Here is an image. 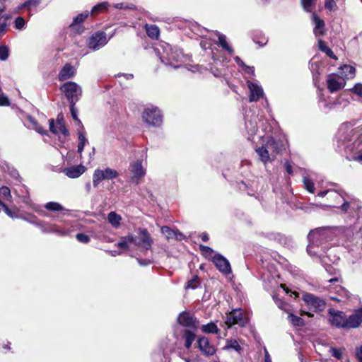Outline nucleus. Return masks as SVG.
<instances>
[{"instance_id": "1", "label": "nucleus", "mask_w": 362, "mask_h": 362, "mask_svg": "<svg viewBox=\"0 0 362 362\" xmlns=\"http://www.w3.org/2000/svg\"><path fill=\"white\" fill-rule=\"evenodd\" d=\"M338 147L344 149L349 160L362 163V126L353 128L350 123L342 124L337 134Z\"/></svg>"}, {"instance_id": "2", "label": "nucleus", "mask_w": 362, "mask_h": 362, "mask_svg": "<svg viewBox=\"0 0 362 362\" xmlns=\"http://www.w3.org/2000/svg\"><path fill=\"white\" fill-rule=\"evenodd\" d=\"M333 230L329 227L318 228L311 230L308 238L309 245L307 252L311 257H320L321 253H325V247L323 244L331 240L333 238Z\"/></svg>"}, {"instance_id": "3", "label": "nucleus", "mask_w": 362, "mask_h": 362, "mask_svg": "<svg viewBox=\"0 0 362 362\" xmlns=\"http://www.w3.org/2000/svg\"><path fill=\"white\" fill-rule=\"evenodd\" d=\"M154 51L161 62L175 69L180 68L181 63L184 62L185 56L182 51L177 48L173 49L169 45L164 48L163 54H160L158 47L154 48Z\"/></svg>"}, {"instance_id": "4", "label": "nucleus", "mask_w": 362, "mask_h": 362, "mask_svg": "<svg viewBox=\"0 0 362 362\" xmlns=\"http://www.w3.org/2000/svg\"><path fill=\"white\" fill-rule=\"evenodd\" d=\"M64 227H60L56 224L40 221V222H37V227L44 233H54L62 237L70 235L74 230V224L73 222H64Z\"/></svg>"}, {"instance_id": "5", "label": "nucleus", "mask_w": 362, "mask_h": 362, "mask_svg": "<svg viewBox=\"0 0 362 362\" xmlns=\"http://www.w3.org/2000/svg\"><path fill=\"white\" fill-rule=\"evenodd\" d=\"M351 96L349 93L344 92L340 94L338 98L330 102H326L322 99H320V104L321 108L326 111H330L332 110H341L346 108L350 103Z\"/></svg>"}, {"instance_id": "6", "label": "nucleus", "mask_w": 362, "mask_h": 362, "mask_svg": "<svg viewBox=\"0 0 362 362\" xmlns=\"http://www.w3.org/2000/svg\"><path fill=\"white\" fill-rule=\"evenodd\" d=\"M142 119L147 125L152 127H160L163 122V115L160 110L153 105L144 108Z\"/></svg>"}, {"instance_id": "7", "label": "nucleus", "mask_w": 362, "mask_h": 362, "mask_svg": "<svg viewBox=\"0 0 362 362\" xmlns=\"http://www.w3.org/2000/svg\"><path fill=\"white\" fill-rule=\"evenodd\" d=\"M60 90L64 93L69 103H76L82 95L81 87L74 81L64 83Z\"/></svg>"}, {"instance_id": "8", "label": "nucleus", "mask_w": 362, "mask_h": 362, "mask_svg": "<svg viewBox=\"0 0 362 362\" xmlns=\"http://www.w3.org/2000/svg\"><path fill=\"white\" fill-rule=\"evenodd\" d=\"M267 146V148L262 146L256 149V152L258 154L259 159L264 164H267L268 162H271L272 160L269 153V149L273 150L277 153L283 148V145L280 142L276 141L274 138L268 139Z\"/></svg>"}, {"instance_id": "9", "label": "nucleus", "mask_w": 362, "mask_h": 362, "mask_svg": "<svg viewBox=\"0 0 362 362\" xmlns=\"http://www.w3.org/2000/svg\"><path fill=\"white\" fill-rule=\"evenodd\" d=\"M138 233L139 235H132V244L141 252L150 250L153 244V239L148 230L146 228H139Z\"/></svg>"}, {"instance_id": "10", "label": "nucleus", "mask_w": 362, "mask_h": 362, "mask_svg": "<svg viewBox=\"0 0 362 362\" xmlns=\"http://www.w3.org/2000/svg\"><path fill=\"white\" fill-rule=\"evenodd\" d=\"M248 322V316L242 309H233L232 311L226 313L225 324L228 328L233 325H238L244 327Z\"/></svg>"}, {"instance_id": "11", "label": "nucleus", "mask_w": 362, "mask_h": 362, "mask_svg": "<svg viewBox=\"0 0 362 362\" xmlns=\"http://www.w3.org/2000/svg\"><path fill=\"white\" fill-rule=\"evenodd\" d=\"M118 175V172L115 169L110 168L105 169L97 168L93 174V185L96 188L103 180H113L117 177Z\"/></svg>"}, {"instance_id": "12", "label": "nucleus", "mask_w": 362, "mask_h": 362, "mask_svg": "<svg viewBox=\"0 0 362 362\" xmlns=\"http://www.w3.org/2000/svg\"><path fill=\"white\" fill-rule=\"evenodd\" d=\"M129 170L132 174V182L136 185L139 184L140 180L146 175V169L143 166L141 160L132 162L129 165Z\"/></svg>"}, {"instance_id": "13", "label": "nucleus", "mask_w": 362, "mask_h": 362, "mask_svg": "<svg viewBox=\"0 0 362 362\" xmlns=\"http://www.w3.org/2000/svg\"><path fill=\"white\" fill-rule=\"evenodd\" d=\"M329 313V321L330 324L337 328H346V315L341 311L330 309Z\"/></svg>"}, {"instance_id": "14", "label": "nucleus", "mask_w": 362, "mask_h": 362, "mask_svg": "<svg viewBox=\"0 0 362 362\" xmlns=\"http://www.w3.org/2000/svg\"><path fill=\"white\" fill-rule=\"evenodd\" d=\"M107 35L105 32H96L88 40V47L97 50L107 43Z\"/></svg>"}, {"instance_id": "15", "label": "nucleus", "mask_w": 362, "mask_h": 362, "mask_svg": "<svg viewBox=\"0 0 362 362\" xmlns=\"http://www.w3.org/2000/svg\"><path fill=\"white\" fill-rule=\"evenodd\" d=\"M211 260L220 272L226 275L231 273V267L228 260L221 254H215Z\"/></svg>"}, {"instance_id": "16", "label": "nucleus", "mask_w": 362, "mask_h": 362, "mask_svg": "<svg viewBox=\"0 0 362 362\" xmlns=\"http://www.w3.org/2000/svg\"><path fill=\"white\" fill-rule=\"evenodd\" d=\"M327 88L331 93L338 91L342 89L346 85V81L343 76L337 74H332L328 76Z\"/></svg>"}, {"instance_id": "17", "label": "nucleus", "mask_w": 362, "mask_h": 362, "mask_svg": "<svg viewBox=\"0 0 362 362\" xmlns=\"http://www.w3.org/2000/svg\"><path fill=\"white\" fill-rule=\"evenodd\" d=\"M303 300L310 309L314 312L321 311L325 307V303L322 299L310 293L305 294Z\"/></svg>"}, {"instance_id": "18", "label": "nucleus", "mask_w": 362, "mask_h": 362, "mask_svg": "<svg viewBox=\"0 0 362 362\" xmlns=\"http://www.w3.org/2000/svg\"><path fill=\"white\" fill-rule=\"evenodd\" d=\"M247 88L249 89V101L256 102L264 95L262 87L257 82L250 80L247 81Z\"/></svg>"}, {"instance_id": "19", "label": "nucleus", "mask_w": 362, "mask_h": 362, "mask_svg": "<svg viewBox=\"0 0 362 362\" xmlns=\"http://www.w3.org/2000/svg\"><path fill=\"white\" fill-rule=\"evenodd\" d=\"M341 283H337V284H330V285H329V291L334 292L336 294V296H330L332 300L342 301V298L346 299L349 298V292L341 286Z\"/></svg>"}, {"instance_id": "20", "label": "nucleus", "mask_w": 362, "mask_h": 362, "mask_svg": "<svg viewBox=\"0 0 362 362\" xmlns=\"http://www.w3.org/2000/svg\"><path fill=\"white\" fill-rule=\"evenodd\" d=\"M362 322V307L356 310L353 314L346 317V329H354L360 326Z\"/></svg>"}, {"instance_id": "21", "label": "nucleus", "mask_w": 362, "mask_h": 362, "mask_svg": "<svg viewBox=\"0 0 362 362\" xmlns=\"http://www.w3.org/2000/svg\"><path fill=\"white\" fill-rule=\"evenodd\" d=\"M198 348L201 352L205 356H213L216 354V348L211 345L209 340L206 337H199L198 341Z\"/></svg>"}, {"instance_id": "22", "label": "nucleus", "mask_w": 362, "mask_h": 362, "mask_svg": "<svg viewBox=\"0 0 362 362\" xmlns=\"http://www.w3.org/2000/svg\"><path fill=\"white\" fill-rule=\"evenodd\" d=\"M327 257H328L321 253V257L319 258L321 259V262L324 265L326 271L331 275H335L333 278L329 279L328 282L330 284L342 283V279L337 270L332 265L327 263L326 259Z\"/></svg>"}, {"instance_id": "23", "label": "nucleus", "mask_w": 362, "mask_h": 362, "mask_svg": "<svg viewBox=\"0 0 362 362\" xmlns=\"http://www.w3.org/2000/svg\"><path fill=\"white\" fill-rule=\"evenodd\" d=\"M177 321L179 324L186 327L196 329L197 327V319L187 312L181 313L177 317Z\"/></svg>"}, {"instance_id": "24", "label": "nucleus", "mask_w": 362, "mask_h": 362, "mask_svg": "<svg viewBox=\"0 0 362 362\" xmlns=\"http://www.w3.org/2000/svg\"><path fill=\"white\" fill-rule=\"evenodd\" d=\"M312 20L315 25L313 30L314 34L315 37L319 39L325 34V22L315 13L312 16Z\"/></svg>"}, {"instance_id": "25", "label": "nucleus", "mask_w": 362, "mask_h": 362, "mask_svg": "<svg viewBox=\"0 0 362 362\" xmlns=\"http://www.w3.org/2000/svg\"><path fill=\"white\" fill-rule=\"evenodd\" d=\"M76 70L71 64L66 63L60 70L58 74V79L60 81H66L73 78L76 74Z\"/></svg>"}, {"instance_id": "26", "label": "nucleus", "mask_w": 362, "mask_h": 362, "mask_svg": "<svg viewBox=\"0 0 362 362\" xmlns=\"http://www.w3.org/2000/svg\"><path fill=\"white\" fill-rule=\"evenodd\" d=\"M86 171V168L80 164L64 169V173L70 178H77Z\"/></svg>"}, {"instance_id": "27", "label": "nucleus", "mask_w": 362, "mask_h": 362, "mask_svg": "<svg viewBox=\"0 0 362 362\" xmlns=\"http://www.w3.org/2000/svg\"><path fill=\"white\" fill-rule=\"evenodd\" d=\"M89 12L87 11L78 14L76 17L74 18L72 23L70 25V27L76 33H81L83 30L81 24L84 20L87 18Z\"/></svg>"}, {"instance_id": "28", "label": "nucleus", "mask_w": 362, "mask_h": 362, "mask_svg": "<svg viewBox=\"0 0 362 362\" xmlns=\"http://www.w3.org/2000/svg\"><path fill=\"white\" fill-rule=\"evenodd\" d=\"M161 233L165 236L168 240L175 239L182 240L184 239L185 235L178 230H175L168 226H163L161 228Z\"/></svg>"}, {"instance_id": "29", "label": "nucleus", "mask_w": 362, "mask_h": 362, "mask_svg": "<svg viewBox=\"0 0 362 362\" xmlns=\"http://www.w3.org/2000/svg\"><path fill=\"white\" fill-rule=\"evenodd\" d=\"M356 69L354 66L348 64H344L339 67L337 74L343 76L344 80L354 78Z\"/></svg>"}, {"instance_id": "30", "label": "nucleus", "mask_w": 362, "mask_h": 362, "mask_svg": "<svg viewBox=\"0 0 362 362\" xmlns=\"http://www.w3.org/2000/svg\"><path fill=\"white\" fill-rule=\"evenodd\" d=\"M5 6H0V36L4 35L6 32V28L8 26L7 21L10 19V15H1V13L4 11Z\"/></svg>"}, {"instance_id": "31", "label": "nucleus", "mask_w": 362, "mask_h": 362, "mask_svg": "<svg viewBox=\"0 0 362 362\" xmlns=\"http://www.w3.org/2000/svg\"><path fill=\"white\" fill-rule=\"evenodd\" d=\"M216 34L218 36L217 44L230 54H233V49L228 43L226 35L220 33L219 32H216Z\"/></svg>"}, {"instance_id": "32", "label": "nucleus", "mask_w": 362, "mask_h": 362, "mask_svg": "<svg viewBox=\"0 0 362 362\" xmlns=\"http://www.w3.org/2000/svg\"><path fill=\"white\" fill-rule=\"evenodd\" d=\"M233 349L239 354H241L243 351V349L239 344L237 340L235 339H227L226 344L223 347V350H230Z\"/></svg>"}, {"instance_id": "33", "label": "nucleus", "mask_w": 362, "mask_h": 362, "mask_svg": "<svg viewBox=\"0 0 362 362\" xmlns=\"http://www.w3.org/2000/svg\"><path fill=\"white\" fill-rule=\"evenodd\" d=\"M327 194H329V197L334 198V199H344V195L343 192L341 190H325V191H320L317 195L321 197H325Z\"/></svg>"}, {"instance_id": "34", "label": "nucleus", "mask_w": 362, "mask_h": 362, "mask_svg": "<svg viewBox=\"0 0 362 362\" xmlns=\"http://www.w3.org/2000/svg\"><path fill=\"white\" fill-rule=\"evenodd\" d=\"M108 222L115 228H118L120 226L122 217L115 211H111L107 215Z\"/></svg>"}, {"instance_id": "35", "label": "nucleus", "mask_w": 362, "mask_h": 362, "mask_svg": "<svg viewBox=\"0 0 362 362\" xmlns=\"http://www.w3.org/2000/svg\"><path fill=\"white\" fill-rule=\"evenodd\" d=\"M202 331L206 334H218L220 329L218 328L215 322H210L208 324L202 325Z\"/></svg>"}, {"instance_id": "36", "label": "nucleus", "mask_w": 362, "mask_h": 362, "mask_svg": "<svg viewBox=\"0 0 362 362\" xmlns=\"http://www.w3.org/2000/svg\"><path fill=\"white\" fill-rule=\"evenodd\" d=\"M40 4V0H28L25 1L23 4L18 6L17 8L18 12L19 10L22 8H27L29 11H30L33 8H36Z\"/></svg>"}, {"instance_id": "37", "label": "nucleus", "mask_w": 362, "mask_h": 362, "mask_svg": "<svg viewBox=\"0 0 362 362\" xmlns=\"http://www.w3.org/2000/svg\"><path fill=\"white\" fill-rule=\"evenodd\" d=\"M146 31L148 36L151 39H157L160 34L159 28L156 25H146Z\"/></svg>"}, {"instance_id": "38", "label": "nucleus", "mask_w": 362, "mask_h": 362, "mask_svg": "<svg viewBox=\"0 0 362 362\" xmlns=\"http://www.w3.org/2000/svg\"><path fill=\"white\" fill-rule=\"evenodd\" d=\"M132 235H129L125 237L120 238V240L117 243V246L123 250H127L129 244H132Z\"/></svg>"}, {"instance_id": "39", "label": "nucleus", "mask_w": 362, "mask_h": 362, "mask_svg": "<svg viewBox=\"0 0 362 362\" xmlns=\"http://www.w3.org/2000/svg\"><path fill=\"white\" fill-rule=\"evenodd\" d=\"M195 334L190 330H185L184 332V338L185 339V346L187 349H189L195 339Z\"/></svg>"}, {"instance_id": "40", "label": "nucleus", "mask_w": 362, "mask_h": 362, "mask_svg": "<svg viewBox=\"0 0 362 362\" xmlns=\"http://www.w3.org/2000/svg\"><path fill=\"white\" fill-rule=\"evenodd\" d=\"M78 153L81 155L84 146L88 144V139L86 138L83 132H78Z\"/></svg>"}, {"instance_id": "41", "label": "nucleus", "mask_w": 362, "mask_h": 362, "mask_svg": "<svg viewBox=\"0 0 362 362\" xmlns=\"http://www.w3.org/2000/svg\"><path fill=\"white\" fill-rule=\"evenodd\" d=\"M318 47L319 49L326 53L329 57L334 58L335 56L332 49L327 46L326 43L321 39H318Z\"/></svg>"}, {"instance_id": "42", "label": "nucleus", "mask_w": 362, "mask_h": 362, "mask_svg": "<svg viewBox=\"0 0 362 362\" xmlns=\"http://www.w3.org/2000/svg\"><path fill=\"white\" fill-rule=\"evenodd\" d=\"M45 208L50 211H59L64 209L62 205L58 202H50L45 205Z\"/></svg>"}, {"instance_id": "43", "label": "nucleus", "mask_w": 362, "mask_h": 362, "mask_svg": "<svg viewBox=\"0 0 362 362\" xmlns=\"http://www.w3.org/2000/svg\"><path fill=\"white\" fill-rule=\"evenodd\" d=\"M109 7V4L107 1H103L94 6L91 10L92 13H98L107 11Z\"/></svg>"}, {"instance_id": "44", "label": "nucleus", "mask_w": 362, "mask_h": 362, "mask_svg": "<svg viewBox=\"0 0 362 362\" xmlns=\"http://www.w3.org/2000/svg\"><path fill=\"white\" fill-rule=\"evenodd\" d=\"M288 320L294 326H301L303 325V320L292 313H289L288 315Z\"/></svg>"}, {"instance_id": "45", "label": "nucleus", "mask_w": 362, "mask_h": 362, "mask_svg": "<svg viewBox=\"0 0 362 362\" xmlns=\"http://www.w3.org/2000/svg\"><path fill=\"white\" fill-rule=\"evenodd\" d=\"M303 182L306 190L310 193H313L315 191L313 182L308 177H303Z\"/></svg>"}, {"instance_id": "46", "label": "nucleus", "mask_w": 362, "mask_h": 362, "mask_svg": "<svg viewBox=\"0 0 362 362\" xmlns=\"http://www.w3.org/2000/svg\"><path fill=\"white\" fill-rule=\"evenodd\" d=\"M245 127L251 135L255 134L257 130L256 122L250 120L245 122Z\"/></svg>"}, {"instance_id": "47", "label": "nucleus", "mask_w": 362, "mask_h": 362, "mask_svg": "<svg viewBox=\"0 0 362 362\" xmlns=\"http://www.w3.org/2000/svg\"><path fill=\"white\" fill-rule=\"evenodd\" d=\"M0 196L6 200L11 199V190L8 187L4 186L0 188Z\"/></svg>"}, {"instance_id": "48", "label": "nucleus", "mask_w": 362, "mask_h": 362, "mask_svg": "<svg viewBox=\"0 0 362 362\" xmlns=\"http://www.w3.org/2000/svg\"><path fill=\"white\" fill-rule=\"evenodd\" d=\"M199 285V282L198 281V276H194L191 280L188 281L187 283L186 288L195 289Z\"/></svg>"}, {"instance_id": "49", "label": "nucleus", "mask_w": 362, "mask_h": 362, "mask_svg": "<svg viewBox=\"0 0 362 362\" xmlns=\"http://www.w3.org/2000/svg\"><path fill=\"white\" fill-rule=\"evenodd\" d=\"M331 355L337 359H341L343 356V350L341 349H337L334 347L329 348Z\"/></svg>"}, {"instance_id": "50", "label": "nucleus", "mask_w": 362, "mask_h": 362, "mask_svg": "<svg viewBox=\"0 0 362 362\" xmlns=\"http://www.w3.org/2000/svg\"><path fill=\"white\" fill-rule=\"evenodd\" d=\"M20 190H21V192L22 193V194L21 196L22 197L23 202L25 204H30V198L28 197V189L25 186H22L21 187Z\"/></svg>"}, {"instance_id": "51", "label": "nucleus", "mask_w": 362, "mask_h": 362, "mask_svg": "<svg viewBox=\"0 0 362 362\" xmlns=\"http://www.w3.org/2000/svg\"><path fill=\"white\" fill-rule=\"evenodd\" d=\"M199 249H200L202 253L203 254V255H204L206 257H211L213 255V253L214 252L213 249L211 248L210 247L202 245H199Z\"/></svg>"}, {"instance_id": "52", "label": "nucleus", "mask_w": 362, "mask_h": 362, "mask_svg": "<svg viewBox=\"0 0 362 362\" xmlns=\"http://www.w3.org/2000/svg\"><path fill=\"white\" fill-rule=\"evenodd\" d=\"M273 299L274 300L276 304L280 309L288 312V308L289 307L288 304L284 302L281 299L277 298L275 296H273Z\"/></svg>"}, {"instance_id": "53", "label": "nucleus", "mask_w": 362, "mask_h": 362, "mask_svg": "<svg viewBox=\"0 0 362 362\" xmlns=\"http://www.w3.org/2000/svg\"><path fill=\"white\" fill-rule=\"evenodd\" d=\"M9 51L6 46L0 45V59L4 61L8 59Z\"/></svg>"}, {"instance_id": "54", "label": "nucleus", "mask_w": 362, "mask_h": 362, "mask_svg": "<svg viewBox=\"0 0 362 362\" xmlns=\"http://www.w3.org/2000/svg\"><path fill=\"white\" fill-rule=\"evenodd\" d=\"M25 21L22 17H17L15 20V28L18 30H22L25 28Z\"/></svg>"}, {"instance_id": "55", "label": "nucleus", "mask_w": 362, "mask_h": 362, "mask_svg": "<svg viewBox=\"0 0 362 362\" xmlns=\"http://www.w3.org/2000/svg\"><path fill=\"white\" fill-rule=\"evenodd\" d=\"M69 104H70V112H71V117H73V119L75 121H77L79 123H81V121L79 120V119L78 117L77 109L75 107L76 103H69Z\"/></svg>"}, {"instance_id": "56", "label": "nucleus", "mask_w": 362, "mask_h": 362, "mask_svg": "<svg viewBox=\"0 0 362 362\" xmlns=\"http://www.w3.org/2000/svg\"><path fill=\"white\" fill-rule=\"evenodd\" d=\"M76 238L77 239L78 241L82 243H88L90 240V237L84 233L76 234Z\"/></svg>"}, {"instance_id": "57", "label": "nucleus", "mask_w": 362, "mask_h": 362, "mask_svg": "<svg viewBox=\"0 0 362 362\" xmlns=\"http://www.w3.org/2000/svg\"><path fill=\"white\" fill-rule=\"evenodd\" d=\"M325 7L330 11L336 10V4L334 0H325Z\"/></svg>"}, {"instance_id": "58", "label": "nucleus", "mask_w": 362, "mask_h": 362, "mask_svg": "<svg viewBox=\"0 0 362 362\" xmlns=\"http://www.w3.org/2000/svg\"><path fill=\"white\" fill-rule=\"evenodd\" d=\"M351 91L358 96H362V84L357 83L351 89Z\"/></svg>"}, {"instance_id": "59", "label": "nucleus", "mask_w": 362, "mask_h": 362, "mask_svg": "<svg viewBox=\"0 0 362 362\" xmlns=\"http://www.w3.org/2000/svg\"><path fill=\"white\" fill-rule=\"evenodd\" d=\"M57 126L58 127V134L62 133L64 136H67L69 134V131L66 129L65 126L62 124V122L58 121L57 123Z\"/></svg>"}, {"instance_id": "60", "label": "nucleus", "mask_w": 362, "mask_h": 362, "mask_svg": "<svg viewBox=\"0 0 362 362\" xmlns=\"http://www.w3.org/2000/svg\"><path fill=\"white\" fill-rule=\"evenodd\" d=\"M313 0H302V5L305 11L310 12L312 9Z\"/></svg>"}, {"instance_id": "61", "label": "nucleus", "mask_w": 362, "mask_h": 362, "mask_svg": "<svg viewBox=\"0 0 362 362\" xmlns=\"http://www.w3.org/2000/svg\"><path fill=\"white\" fill-rule=\"evenodd\" d=\"M23 219L30 223L35 225L36 226H37V222H40V221L38 220L35 216L33 215H30L28 217L23 218Z\"/></svg>"}, {"instance_id": "62", "label": "nucleus", "mask_w": 362, "mask_h": 362, "mask_svg": "<svg viewBox=\"0 0 362 362\" xmlns=\"http://www.w3.org/2000/svg\"><path fill=\"white\" fill-rule=\"evenodd\" d=\"M253 41L260 47L264 46L268 42L267 39L264 35L261 36L259 40H257L256 37H254Z\"/></svg>"}, {"instance_id": "63", "label": "nucleus", "mask_w": 362, "mask_h": 362, "mask_svg": "<svg viewBox=\"0 0 362 362\" xmlns=\"http://www.w3.org/2000/svg\"><path fill=\"white\" fill-rule=\"evenodd\" d=\"M243 71L247 74L251 76L255 75V68L254 66H250L246 65L245 64L242 66Z\"/></svg>"}, {"instance_id": "64", "label": "nucleus", "mask_w": 362, "mask_h": 362, "mask_svg": "<svg viewBox=\"0 0 362 362\" xmlns=\"http://www.w3.org/2000/svg\"><path fill=\"white\" fill-rule=\"evenodd\" d=\"M356 356L358 362H362V345L356 349Z\"/></svg>"}]
</instances>
